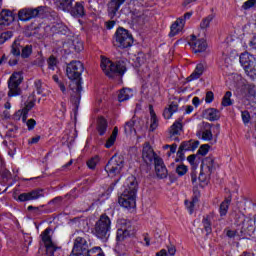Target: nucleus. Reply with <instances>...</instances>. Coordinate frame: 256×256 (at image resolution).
Wrapping results in <instances>:
<instances>
[{
    "mask_svg": "<svg viewBox=\"0 0 256 256\" xmlns=\"http://www.w3.org/2000/svg\"><path fill=\"white\" fill-rule=\"evenodd\" d=\"M83 70L84 67L81 61H72L66 68V75L68 79L71 80V101L76 106H78L81 101V91H83V87L81 86V74L83 73Z\"/></svg>",
    "mask_w": 256,
    "mask_h": 256,
    "instance_id": "f257e3e1",
    "label": "nucleus"
},
{
    "mask_svg": "<svg viewBox=\"0 0 256 256\" xmlns=\"http://www.w3.org/2000/svg\"><path fill=\"white\" fill-rule=\"evenodd\" d=\"M138 187L139 184L137 183V178H135V176L131 175L126 179L124 190L118 198V203L121 207H124L125 209L135 208Z\"/></svg>",
    "mask_w": 256,
    "mask_h": 256,
    "instance_id": "f03ea898",
    "label": "nucleus"
},
{
    "mask_svg": "<svg viewBox=\"0 0 256 256\" xmlns=\"http://www.w3.org/2000/svg\"><path fill=\"white\" fill-rule=\"evenodd\" d=\"M100 67L105 73L107 77L113 79V77L120 76L123 77L125 75V71H127V64L125 61H117L115 63L111 62L109 58L101 57Z\"/></svg>",
    "mask_w": 256,
    "mask_h": 256,
    "instance_id": "7ed1b4c3",
    "label": "nucleus"
},
{
    "mask_svg": "<svg viewBox=\"0 0 256 256\" xmlns=\"http://www.w3.org/2000/svg\"><path fill=\"white\" fill-rule=\"evenodd\" d=\"M93 235L105 242L111 236V218L107 214H102L92 230Z\"/></svg>",
    "mask_w": 256,
    "mask_h": 256,
    "instance_id": "20e7f679",
    "label": "nucleus"
},
{
    "mask_svg": "<svg viewBox=\"0 0 256 256\" xmlns=\"http://www.w3.org/2000/svg\"><path fill=\"white\" fill-rule=\"evenodd\" d=\"M50 13L49 7L38 6L36 8H23L18 12L20 21H31V19H43L45 15Z\"/></svg>",
    "mask_w": 256,
    "mask_h": 256,
    "instance_id": "39448f33",
    "label": "nucleus"
},
{
    "mask_svg": "<svg viewBox=\"0 0 256 256\" xmlns=\"http://www.w3.org/2000/svg\"><path fill=\"white\" fill-rule=\"evenodd\" d=\"M112 43L118 49H127L133 45V35L127 29L120 27L116 30Z\"/></svg>",
    "mask_w": 256,
    "mask_h": 256,
    "instance_id": "423d86ee",
    "label": "nucleus"
},
{
    "mask_svg": "<svg viewBox=\"0 0 256 256\" xmlns=\"http://www.w3.org/2000/svg\"><path fill=\"white\" fill-rule=\"evenodd\" d=\"M125 167V159L123 156L114 155L110 158L105 166V171L108 173L109 177H117L121 175V171Z\"/></svg>",
    "mask_w": 256,
    "mask_h": 256,
    "instance_id": "0eeeda50",
    "label": "nucleus"
},
{
    "mask_svg": "<svg viewBox=\"0 0 256 256\" xmlns=\"http://www.w3.org/2000/svg\"><path fill=\"white\" fill-rule=\"evenodd\" d=\"M21 83H23V74L14 72L8 80V97H19L21 95Z\"/></svg>",
    "mask_w": 256,
    "mask_h": 256,
    "instance_id": "6e6552de",
    "label": "nucleus"
},
{
    "mask_svg": "<svg viewBox=\"0 0 256 256\" xmlns=\"http://www.w3.org/2000/svg\"><path fill=\"white\" fill-rule=\"evenodd\" d=\"M238 225H241V233L251 237L255 233V222L253 218L240 214L237 220Z\"/></svg>",
    "mask_w": 256,
    "mask_h": 256,
    "instance_id": "1a4fd4ad",
    "label": "nucleus"
},
{
    "mask_svg": "<svg viewBox=\"0 0 256 256\" xmlns=\"http://www.w3.org/2000/svg\"><path fill=\"white\" fill-rule=\"evenodd\" d=\"M87 249H89V242L83 237H77L74 240V246L69 256H83L86 255Z\"/></svg>",
    "mask_w": 256,
    "mask_h": 256,
    "instance_id": "9d476101",
    "label": "nucleus"
},
{
    "mask_svg": "<svg viewBox=\"0 0 256 256\" xmlns=\"http://www.w3.org/2000/svg\"><path fill=\"white\" fill-rule=\"evenodd\" d=\"M145 129V123L141 119H137L133 117L130 121L126 122L124 125V133L126 135H131L135 133L137 135V131H143Z\"/></svg>",
    "mask_w": 256,
    "mask_h": 256,
    "instance_id": "9b49d317",
    "label": "nucleus"
},
{
    "mask_svg": "<svg viewBox=\"0 0 256 256\" xmlns=\"http://www.w3.org/2000/svg\"><path fill=\"white\" fill-rule=\"evenodd\" d=\"M41 197H45L43 189H34L30 192L21 193L16 201H20V203H25L27 201H37V199H41Z\"/></svg>",
    "mask_w": 256,
    "mask_h": 256,
    "instance_id": "f8f14e48",
    "label": "nucleus"
},
{
    "mask_svg": "<svg viewBox=\"0 0 256 256\" xmlns=\"http://www.w3.org/2000/svg\"><path fill=\"white\" fill-rule=\"evenodd\" d=\"M66 13H69L74 19H83L86 15L85 2L78 1L74 5L72 3L68 10H66Z\"/></svg>",
    "mask_w": 256,
    "mask_h": 256,
    "instance_id": "ddd939ff",
    "label": "nucleus"
},
{
    "mask_svg": "<svg viewBox=\"0 0 256 256\" xmlns=\"http://www.w3.org/2000/svg\"><path fill=\"white\" fill-rule=\"evenodd\" d=\"M118 225H121V228L117 230L116 239L117 241H124L126 237L131 235V222L121 219L118 221Z\"/></svg>",
    "mask_w": 256,
    "mask_h": 256,
    "instance_id": "4468645a",
    "label": "nucleus"
},
{
    "mask_svg": "<svg viewBox=\"0 0 256 256\" xmlns=\"http://www.w3.org/2000/svg\"><path fill=\"white\" fill-rule=\"evenodd\" d=\"M188 43L193 53H203L207 51V41H205V39H197V36L191 35Z\"/></svg>",
    "mask_w": 256,
    "mask_h": 256,
    "instance_id": "2eb2a0df",
    "label": "nucleus"
},
{
    "mask_svg": "<svg viewBox=\"0 0 256 256\" xmlns=\"http://www.w3.org/2000/svg\"><path fill=\"white\" fill-rule=\"evenodd\" d=\"M212 127L213 124L203 122L202 127L196 133L197 137L203 141H213V131L211 130Z\"/></svg>",
    "mask_w": 256,
    "mask_h": 256,
    "instance_id": "dca6fc26",
    "label": "nucleus"
},
{
    "mask_svg": "<svg viewBox=\"0 0 256 256\" xmlns=\"http://www.w3.org/2000/svg\"><path fill=\"white\" fill-rule=\"evenodd\" d=\"M142 159L149 165L152 161L155 163V159H161V157L157 156L149 142H146L142 149Z\"/></svg>",
    "mask_w": 256,
    "mask_h": 256,
    "instance_id": "f3484780",
    "label": "nucleus"
},
{
    "mask_svg": "<svg viewBox=\"0 0 256 256\" xmlns=\"http://www.w3.org/2000/svg\"><path fill=\"white\" fill-rule=\"evenodd\" d=\"M125 3V0H110L107 4V13L110 19L117 17V11L121 9V5Z\"/></svg>",
    "mask_w": 256,
    "mask_h": 256,
    "instance_id": "a211bd4d",
    "label": "nucleus"
},
{
    "mask_svg": "<svg viewBox=\"0 0 256 256\" xmlns=\"http://www.w3.org/2000/svg\"><path fill=\"white\" fill-rule=\"evenodd\" d=\"M240 64L242 65L244 71H247V69H253V67L256 65L255 56L247 52L242 53L240 55Z\"/></svg>",
    "mask_w": 256,
    "mask_h": 256,
    "instance_id": "6ab92c4d",
    "label": "nucleus"
},
{
    "mask_svg": "<svg viewBox=\"0 0 256 256\" xmlns=\"http://www.w3.org/2000/svg\"><path fill=\"white\" fill-rule=\"evenodd\" d=\"M202 171L206 173V175L210 176L215 169H217V164H215V158L213 156H208L203 159L201 165Z\"/></svg>",
    "mask_w": 256,
    "mask_h": 256,
    "instance_id": "aec40b11",
    "label": "nucleus"
},
{
    "mask_svg": "<svg viewBox=\"0 0 256 256\" xmlns=\"http://www.w3.org/2000/svg\"><path fill=\"white\" fill-rule=\"evenodd\" d=\"M155 172L159 179H167L169 172L162 158H155Z\"/></svg>",
    "mask_w": 256,
    "mask_h": 256,
    "instance_id": "412c9836",
    "label": "nucleus"
},
{
    "mask_svg": "<svg viewBox=\"0 0 256 256\" xmlns=\"http://www.w3.org/2000/svg\"><path fill=\"white\" fill-rule=\"evenodd\" d=\"M182 129H183V118H178L170 127L169 138L174 141H179V138L177 137V135L181 133Z\"/></svg>",
    "mask_w": 256,
    "mask_h": 256,
    "instance_id": "4be33fe9",
    "label": "nucleus"
},
{
    "mask_svg": "<svg viewBox=\"0 0 256 256\" xmlns=\"http://www.w3.org/2000/svg\"><path fill=\"white\" fill-rule=\"evenodd\" d=\"M35 107V103L33 101L27 102L25 104V107L22 110H18L16 114L14 115V119L16 121H19V119L22 118L23 123L27 121V115H29V111Z\"/></svg>",
    "mask_w": 256,
    "mask_h": 256,
    "instance_id": "5701e85b",
    "label": "nucleus"
},
{
    "mask_svg": "<svg viewBox=\"0 0 256 256\" xmlns=\"http://www.w3.org/2000/svg\"><path fill=\"white\" fill-rule=\"evenodd\" d=\"M183 27H185V19L179 18L171 25L170 36L175 37V35H179L181 31H183Z\"/></svg>",
    "mask_w": 256,
    "mask_h": 256,
    "instance_id": "b1692460",
    "label": "nucleus"
},
{
    "mask_svg": "<svg viewBox=\"0 0 256 256\" xmlns=\"http://www.w3.org/2000/svg\"><path fill=\"white\" fill-rule=\"evenodd\" d=\"M54 5L59 11H63L64 13H67L69 11V8L73 3H75V0H53Z\"/></svg>",
    "mask_w": 256,
    "mask_h": 256,
    "instance_id": "393cba45",
    "label": "nucleus"
},
{
    "mask_svg": "<svg viewBox=\"0 0 256 256\" xmlns=\"http://www.w3.org/2000/svg\"><path fill=\"white\" fill-rule=\"evenodd\" d=\"M199 147V141L198 140H188L184 141L180 144L179 148H181L184 151H195Z\"/></svg>",
    "mask_w": 256,
    "mask_h": 256,
    "instance_id": "a878e982",
    "label": "nucleus"
},
{
    "mask_svg": "<svg viewBox=\"0 0 256 256\" xmlns=\"http://www.w3.org/2000/svg\"><path fill=\"white\" fill-rule=\"evenodd\" d=\"M68 45H70V49L72 51H76V53H81V51H83V42H81L77 37L70 39L68 41Z\"/></svg>",
    "mask_w": 256,
    "mask_h": 256,
    "instance_id": "bb28decb",
    "label": "nucleus"
},
{
    "mask_svg": "<svg viewBox=\"0 0 256 256\" xmlns=\"http://www.w3.org/2000/svg\"><path fill=\"white\" fill-rule=\"evenodd\" d=\"M204 115L208 121H219L220 114L219 110L215 108H208L204 111Z\"/></svg>",
    "mask_w": 256,
    "mask_h": 256,
    "instance_id": "cd10ccee",
    "label": "nucleus"
},
{
    "mask_svg": "<svg viewBox=\"0 0 256 256\" xmlns=\"http://www.w3.org/2000/svg\"><path fill=\"white\" fill-rule=\"evenodd\" d=\"M0 24L1 25H9L11 21H13V13L9 10H2L0 13Z\"/></svg>",
    "mask_w": 256,
    "mask_h": 256,
    "instance_id": "c85d7f7f",
    "label": "nucleus"
},
{
    "mask_svg": "<svg viewBox=\"0 0 256 256\" xmlns=\"http://www.w3.org/2000/svg\"><path fill=\"white\" fill-rule=\"evenodd\" d=\"M231 201V196H228L224 199V201L221 202L219 207L220 217H225V215H227V212L229 211V205H231Z\"/></svg>",
    "mask_w": 256,
    "mask_h": 256,
    "instance_id": "c756f323",
    "label": "nucleus"
},
{
    "mask_svg": "<svg viewBox=\"0 0 256 256\" xmlns=\"http://www.w3.org/2000/svg\"><path fill=\"white\" fill-rule=\"evenodd\" d=\"M179 109V105L175 102H171L168 108L164 109L163 116L164 119H171L173 117V113H177V110Z\"/></svg>",
    "mask_w": 256,
    "mask_h": 256,
    "instance_id": "7c9ffc66",
    "label": "nucleus"
},
{
    "mask_svg": "<svg viewBox=\"0 0 256 256\" xmlns=\"http://www.w3.org/2000/svg\"><path fill=\"white\" fill-rule=\"evenodd\" d=\"M130 97H133V90L130 88H123L118 94V101L120 103L123 101H129Z\"/></svg>",
    "mask_w": 256,
    "mask_h": 256,
    "instance_id": "2f4dec72",
    "label": "nucleus"
},
{
    "mask_svg": "<svg viewBox=\"0 0 256 256\" xmlns=\"http://www.w3.org/2000/svg\"><path fill=\"white\" fill-rule=\"evenodd\" d=\"M202 225L204 227V231H206V235H211L213 232L211 216H204L202 219Z\"/></svg>",
    "mask_w": 256,
    "mask_h": 256,
    "instance_id": "473e14b6",
    "label": "nucleus"
},
{
    "mask_svg": "<svg viewBox=\"0 0 256 256\" xmlns=\"http://www.w3.org/2000/svg\"><path fill=\"white\" fill-rule=\"evenodd\" d=\"M22 47L21 42L19 40H15L11 46V54L14 55V57H20Z\"/></svg>",
    "mask_w": 256,
    "mask_h": 256,
    "instance_id": "72a5a7b5",
    "label": "nucleus"
},
{
    "mask_svg": "<svg viewBox=\"0 0 256 256\" xmlns=\"http://www.w3.org/2000/svg\"><path fill=\"white\" fill-rule=\"evenodd\" d=\"M97 131L101 136L107 133V120H105L104 118H99Z\"/></svg>",
    "mask_w": 256,
    "mask_h": 256,
    "instance_id": "f704fd0d",
    "label": "nucleus"
},
{
    "mask_svg": "<svg viewBox=\"0 0 256 256\" xmlns=\"http://www.w3.org/2000/svg\"><path fill=\"white\" fill-rule=\"evenodd\" d=\"M50 233L51 229L47 228L42 232L40 236L45 246L51 245L53 243V241L51 240V235H49Z\"/></svg>",
    "mask_w": 256,
    "mask_h": 256,
    "instance_id": "c9c22d12",
    "label": "nucleus"
},
{
    "mask_svg": "<svg viewBox=\"0 0 256 256\" xmlns=\"http://www.w3.org/2000/svg\"><path fill=\"white\" fill-rule=\"evenodd\" d=\"M232 95L231 91L225 93L221 102L222 107H231V105H233V100H231Z\"/></svg>",
    "mask_w": 256,
    "mask_h": 256,
    "instance_id": "e433bc0d",
    "label": "nucleus"
},
{
    "mask_svg": "<svg viewBox=\"0 0 256 256\" xmlns=\"http://www.w3.org/2000/svg\"><path fill=\"white\" fill-rule=\"evenodd\" d=\"M34 85H35V89H36L38 95H42V96L47 95V92L45 91L46 85L43 84V82H41V80H36L34 82Z\"/></svg>",
    "mask_w": 256,
    "mask_h": 256,
    "instance_id": "4c0bfd02",
    "label": "nucleus"
},
{
    "mask_svg": "<svg viewBox=\"0 0 256 256\" xmlns=\"http://www.w3.org/2000/svg\"><path fill=\"white\" fill-rule=\"evenodd\" d=\"M83 256H105V254H103L101 247H94L92 249L88 248L87 253Z\"/></svg>",
    "mask_w": 256,
    "mask_h": 256,
    "instance_id": "58836bf2",
    "label": "nucleus"
},
{
    "mask_svg": "<svg viewBox=\"0 0 256 256\" xmlns=\"http://www.w3.org/2000/svg\"><path fill=\"white\" fill-rule=\"evenodd\" d=\"M215 19V15L210 14L205 17L200 23V29H209V25H211V21Z\"/></svg>",
    "mask_w": 256,
    "mask_h": 256,
    "instance_id": "ea45409f",
    "label": "nucleus"
},
{
    "mask_svg": "<svg viewBox=\"0 0 256 256\" xmlns=\"http://www.w3.org/2000/svg\"><path fill=\"white\" fill-rule=\"evenodd\" d=\"M22 52L20 53L22 59H28V57L31 56V53H33V46L26 45L24 48L22 47Z\"/></svg>",
    "mask_w": 256,
    "mask_h": 256,
    "instance_id": "a19ab883",
    "label": "nucleus"
},
{
    "mask_svg": "<svg viewBox=\"0 0 256 256\" xmlns=\"http://www.w3.org/2000/svg\"><path fill=\"white\" fill-rule=\"evenodd\" d=\"M149 109H150V115H151L150 128L152 129V131H155V129H157V115L155 114V111L153 110V106H150Z\"/></svg>",
    "mask_w": 256,
    "mask_h": 256,
    "instance_id": "79ce46f5",
    "label": "nucleus"
},
{
    "mask_svg": "<svg viewBox=\"0 0 256 256\" xmlns=\"http://www.w3.org/2000/svg\"><path fill=\"white\" fill-rule=\"evenodd\" d=\"M11 37H13V31L2 32L0 34V45H3L4 43H6V41H9Z\"/></svg>",
    "mask_w": 256,
    "mask_h": 256,
    "instance_id": "37998d69",
    "label": "nucleus"
},
{
    "mask_svg": "<svg viewBox=\"0 0 256 256\" xmlns=\"http://www.w3.org/2000/svg\"><path fill=\"white\" fill-rule=\"evenodd\" d=\"M187 171H189V168H187V166L184 164H180L176 166V173L179 177H183V175H187Z\"/></svg>",
    "mask_w": 256,
    "mask_h": 256,
    "instance_id": "c03bdc74",
    "label": "nucleus"
},
{
    "mask_svg": "<svg viewBox=\"0 0 256 256\" xmlns=\"http://www.w3.org/2000/svg\"><path fill=\"white\" fill-rule=\"evenodd\" d=\"M195 203H197V197H194L192 201L186 200L185 205L190 215H193V209H195Z\"/></svg>",
    "mask_w": 256,
    "mask_h": 256,
    "instance_id": "a18cd8bd",
    "label": "nucleus"
},
{
    "mask_svg": "<svg viewBox=\"0 0 256 256\" xmlns=\"http://www.w3.org/2000/svg\"><path fill=\"white\" fill-rule=\"evenodd\" d=\"M45 247H46V254L48 256H54L55 251H57V249H59V247H57L53 242H52V244H48Z\"/></svg>",
    "mask_w": 256,
    "mask_h": 256,
    "instance_id": "49530a36",
    "label": "nucleus"
},
{
    "mask_svg": "<svg viewBox=\"0 0 256 256\" xmlns=\"http://www.w3.org/2000/svg\"><path fill=\"white\" fill-rule=\"evenodd\" d=\"M99 163V156H94L87 161V167L89 169H95Z\"/></svg>",
    "mask_w": 256,
    "mask_h": 256,
    "instance_id": "de8ad7c7",
    "label": "nucleus"
},
{
    "mask_svg": "<svg viewBox=\"0 0 256 256\" xmlns=\"http://www.w3.org/2000/svg\"><path fill=\"white\" fill-rule=\"evenodd\" d=\"M252 7H256V0H247L242 5V9H244V11H249Z\"/></svg>",
    "mask_w": 256,
    "mask_h": 256,
    "instance_id": "09e8293b",
    "label": "nucleus"
},
{
    "mask_svg": "<svg viewBox=\"0 0 256 256\" xmlns=\"http://www.w3.org/2000/svg\"><path fill=\"white\" fill-rule=\"evenodd\" d=\"M47 63H48V69L55 71V67H57V58H55V56H50L48 58Z\"/></svg>",
    "mask_w": 256,
    "mask_h": 256,
    "instance_id": "8fccbe9b",
    "label": "nucleus"
},
{
    "mask_svg": "<svg viewBox=\"0 0 256 256\" xmlns=\"http://www.w3.org/2000/svg\"><path fill=\"white\" fill-rule=\"evenodd\" d=\"M209 149H211V145L209 144H204L201 145L200 148L198 149V155H207V153H209Z\"/></svg>",
    "mask_w": 256,
    "mask_h": 256,
    "instance_id": "3c124183",
    "label": "nucleus"
},
{
    "mask_svg": "<svg viewBox=\"0 0 256 256\" xmlns=\"http://www.w3.org/2000/svg\"><path fill=\"white\" fill-rule=\"evenodd\" d=\"M241 117L244 125H248V123L251 121V114H249V111L247 110L241 112Z\"/></svg>",
    "mask_w": 256,
    "mask_h": 256,
    "instance_id": "603ef678",
    "label": "nucleus"
},
{
    "mask_svg": "<svg viewBox=\"0 0 256 256\" xmlns=\"http://www.w3.org/2000/svg\"><path fill=\"white\" fill-rule=\"evenodd\" d=\"M246 75L251 79V81H255L256 79V69L252 67L250 69L245 70Z\"/></svg>",
    "mask_w": 256,
    "mask_h": 256,
    "instance_id": "864d4df0",
    "label": "nucleus"
},
{
    "mask_svg": "<svg viewBox=\"0 0 256 256\" xmlns=\"http://www.w3.org/2000/svg\"><path fill=\"white\" fill-rule=\"evenodd\" d=\"M163 149H170L169 152H167L168 157H171V154L175 153L177 151V144H166L164 145Z\"/></svg>",
    "mask_w": 256,
    "mask_h": 256,
    "instance_id": "5fc2aeb1",
    "label": "nucleus"
},
{
    "mask_svg": "<svg viewBox=\"0 0 256 256\" xmlns=\"http://www.w3.org/2000/svg\"><path fill=\"white\" fill-rule=\"evenodd\" d=\"M246 89L248 91V94L251 96V97H255V94H256V86L255 84H246Z\"/></svg>",
    "mask_w": 256,
    "mask_h": 256,
    "instance_id": "6e6d98bb",
    "label": "nucleus"
},
{
    "mask_svg": "<svg viewBox=\"0 0 256 256\" xmlns=\"http://www.w3.org/2000/svg\"><path fill=\"white\" fill-rule=\"evenodd\" d=\"M196 158H197V156L195 154H192L187 157V161L190 163L193 171H195V169H197V164L195 163Z\"/></svg>",
    "mask_w": 256,
    "mask_h": 256,
    "instance_id": "4d7b16f0",
    "label": "nucleus"
},
{
    "mask_svg": "<svg viewBox=\"0 0 256 256\" xmlns=\"http://www.w3.org/2000/svg\"><path fill=\"white\" fill-rule=\"evenodd\" d=\"M115 141H117V138H115L114 136H110L105 144L106 149H111V147L115 145Z\"/></svg>",
    "mask_w": 256,
    "mask_h": 256,
    "instance_id": "13d9d810",
    "label": "nucleus"
},
{
    "mask_svg": "<svg viewBox=\"0 0 256 256\" xmlns=\"http://www.w3.org/2000/svg\"><path fill=\"white\" fill-rule=\"evenodd\" d=\"M184 160H185V151L181 148H178L176 162L184 161Z\"/></svg>",
    "mask_w": 256,
    "mask_h": 256,
    "instance_id": "bf43d9fd",
    "label": "nucleus"
},
{
    "mask_svg": "<svg viewBox=\"0 0 256 256\" xmlns=\"http://www.w3.org/2000/svg\"><path fill=\"white\" fill-rule=\"evenodd\" d=\"M26 125L28 127V131H33L35 129V125H37V121H35V119H29L26 122Z\"/></svg>",
    "mask_w": 256,
    "mask_h": 256,
    "instance_id": "052dcab7",
    "label": "nucleus"
},
{
    "mask_svg": "<svg viewBox=\"0 0 256 256\" xmlns=\"http://www.w3.org/2000/svg\"><path fill=\"white\" fill-rule=\"evenodd\" d=\"M214 99H215V94H213L212 91H208L206 93L205 102L206 103H213Z\"/></svg>",
    "mask_w": 256,
    "mask_h": 256,
    "instance_id": "680f3d73",
    "label": "nucleus"
},
{
    "mask_svg": "<svg viewBox=\"0 0 256 256\" xmlns=\"http://www.w3.org/2000/svg\"><path fill=\"white\" fill-rule=\"evenodd\" d=\"M58 33L61 35H69V28L65 25H60L58 27Z\"/></svg>",
    "mask_w": 256,
    "mask_h": 256,
    "instance_id": "e2e57ef3",
    "label": "nucleus"
},
{
    "mask_svg": "<svg viewBox=\"0 0 256 256\" xmlns=\"http://www.w3.org/2000/svg\"><path fill=\"white\" fill-rule=\"evenodd\" d=\"M199 77H201V74L194 70L193 73L187 78V81H195V79H199Z\"/></svg>",
    "mask_w": 256,
    "mask_h": 256,
    "instance_id": "0e129e2a",
    "label": "nucleus"
},
{
    "mask_svg": "<svg viewBox=\"0 0 256 256\" xmlns=\"http://www.w3.org/2000/svg\"><path fill=\"white\" fill-rule=\"evenodd\" d=\"M226 236L229 237V239H235L237 237V231L235 230H230V229H225Z\"/></svg>",
    "mask_w": 256,
    "mask_h": 256,
    "instance_id": "69168bd1",
    "label": "nucleus"
},
{
    "mask_svg": "<svg viewBox=\"0 0 256 256\" xmlns=\"http://www.w3.org/2000/svg\"><path fill=\"white\" fill-rule=\"evenodd\" d=\"M167 249H168V255L170 256H174L175 253H177V248H175L173 244L168 245Z\"/></svg>",
    "mask_w": 256,
    "mask_h": 256,
    "instance_id": "338daca9",
    "label": "nucleus"
},
{
    "mask_svg": "<svg viewBox=\"0 0 256 256\" xmlns=\"http://www.w3.org/2000/svg\"><path fill=\"white\" fill-rule=\"evenodd\" d=\"M249 47L254 49L256 51V34L252 37V39L249 42Z\"/></svg>",
    "mask_w": 256,
    "mask_h": 256,
    "instance_id": "774afa93",
    "label": "nucleus"
}]
</instances>
